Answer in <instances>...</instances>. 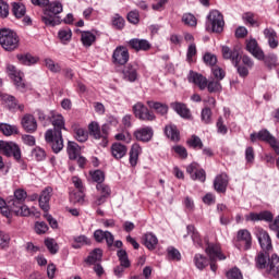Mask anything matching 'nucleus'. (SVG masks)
I'll list each match as a JSON object with an SVG mask.
<instances>
[{"label": "nucleus", "mask_w": 279, "mask_h": 279, "mask_svg": "<svg viewBox=\"0 0 279 279\" xmlns=\"http://www.w3.org/2000/svg\"><path fill=\"white\" fill-rule=\"evenodd\" d=\"M50 123L53 129H48L45 133V141L52 149L53 154H60L64 149V138L62 137V130L66 131V122L64 117L60 113H52Z\"/></svg>", "instance_id": "f257e3e1"}, {"label": "nucleus", "mask_w": 279, "mask_h": 279, "mask_svg": "<svg viewBox=\"0 0 279 279\" xmlns=\"http://www.w3.org/2000/svg\"><path fill=\"white\" fill-rule=\"evenodd\" d=\"M60 1L61 0H54L53 2H49V4L46 7V10H44L41 21L45 23V25H48L49 27H56V25H60V23H62V20H60L58 14H62L64 7Z\"/></svg>", "instance_id": "f03ea898"}, {"label": "nucleus", "mask_w": 279, "mask_h": 279, "mask_svg": "<svg viewBox=\"0 0 279 279\" xmlns=\"http://www.w3.org/2000/svg\"><path fill=\"white\" fill-rule=\"evenodd\" d=\"M21 45L19 34L10 28L0 29V46L4 51H16Z\"/></svg>", "instance_id": "7ed1b4c3"}, {"label": "nucleus", "mask_w": 279, "mask_h": 279, "mask_svg": "<svg viewBox=\"0 0 279 279\" xmlns=\"http://www.w3.org/2000/svg\"><path fill=\"white\" fill-rule=\"evenodd\" d=\"M226 22L223 21V14L219 10H211L207 15L206 29L213 34H221Z\"/></svg>", "instance_id": "20e7f679"}, {"label": "nucleus", "mask_w": 279, "mask_h": 279, "mask_svg": "<svg viewBox=\"0 0 279 279\" xmlns=\"http://www.w3.org/2000/svg\"><path fill=\"white\" fill-rule=\"evenodd\" d=\"M205 252L209 258V264H210V269L211 271H217L218 266H217V260H226V255L221 251V245L210 243L207 245L205 248Z\"/></svg>", "instance_id": "39448f33"}, {"label": "nucleus", "mask_w": 279, "mask_h": 279, "mask_svg": "<svg viewBox=\"0 0 279 279\" xmlns=\"http://www.w3.org/2000/svg\"><path fill=\"white\" fill-rule=\"evenodd\" d=\"M133 113L135 114L136 119H140V121L156 120L154 112L149 111V109L145 107L143 102H137L133 106Z\"/></svg>", "instance_id": "423d86ee"}, {"label": "nucleus", "mask_w": 279, "mask_h": 279, "mask_svg": "<svg viewBox=\"0 0 279 279\" xmlns=\"http://www.w3.org/2000/svg\"><path fill=\"white\" fill-rule=\"evenodd\" d=\"M112 62L113 64H119L123 66L130 62V51L124 46H118L112 53Z\"/></svg>", "instance_id": "0eeeda50"}, {"label": "nucleus", "mask_w": 279, "mask_h": 279, "mask_svg": "<svg viewBox=\"0 0 279 279\" xmlns=\"http://www.w3.org/2000/svg\"><path fill=\"white\" fill-rule=\"evenodd\" d=\"M0 149L2 150V154L8 158L12 156L13 158H15V160H19L21 158V148L19 147V145L12 142L0 143Z\"/></svg>", "instance_id": "6e6552de"}, {"label": "nucleus", "mask_w": 279, "mask_h": 279, "mask_svg": "<svg viewBox=\"0 0 279 279\" xmlns=\"http://www.w3.org/2000/svg\"><path fill=\"white\" fill-rule=\"evenodd\" d=\"M246 221H266V223H274L276 219H274V214L269 210H263L260 213H250L245 216Z\"/></svg>", "instance_id": "1a4fd4ad"}, {"label": "nucleus", "mask_w": 279, "mask_h": 279, "mask_svg": "<svg viewBox=\"0 0 279 279\" xmlns=\"http://www.w3.org/2000/svg\"><path fill=\"white\" fill-rule=\"evenodd\" d=\"M7 71H8L9 77H11V80H13L16 88H19L20 90H24L25 83L23 82V77H25V74H23V72L16 70V66H14V65H8Z\"/></svg>", "instance_id": "9d476101"}, {"label": "nucleus", "mask_w": 279, "mask_h": 279, "mask_svg": "<svg viewBox=\"0 0 279 279\" xmlns=\"http://www.w3.org/2000/svg\"><path fill=\"white\" fill-rule=\"evenodd\" d=\"M221 52L223 59L230 60L233 66H236L241 62V52H239V48H230L228 46H222Z\"/></svg>", "instance_id": "9b49d317"}, {"label": "nucleus", "mask_w": 279, "mask_h": 279, "mask_svg": "<svg viewBox=\"0 0 279 279\" xmlns=\"http://www.w3.org/2000/svg\"><path fill=\"white\" fill-rule=\"evenodd\" d=\"M122 77L125 82H136L138 80V63L126 64L122 70Z\"/></svg>", "instance_id": "f8f14e48"}, {"label": "nucleus", "mask_w": 279, "mask_h": 279, "mask_svg": "<svg viewBox=\"0 0 279 279\" xmlns=\"http://www.w3.org/2000/svg\"><path fill=\"white\" fill-rule=\"evenodd\" d=\"M236 241L243 250H252V233H250L247 229H241L238 231Z\"/></svg>", "instance_id": "ddd939ff"}, {"label": "nucleus", "mask_w": 279, "mask_h": 279, "mask_svg": "<svg viewBox=\"0 0 279 279\" xmlns=\"http://www.w3.org/2000/svg\"><path fill=\"white\" fill-rule=\"evenodd\" d=\"M186 171L191 175L192 180L206 182V171L204 169H199V165L197 162H192L187 166Z\"/></svg>", "instance_id": "4468645a"}, {"label": "nucleus", "mask_w": 279, "mask_h": 279, "mask_svg": "<svg viewBox=\"0 0 279 279\" xmlns=\"http://www.w3.org/2000/svg\"><path fill=\"white\" fill-rule=\"evenodd\" d=\"M52 196H53V187L51 186L45 187L39 195V206L41 210H44L45 213H48L50 208L49 202H51Z\"/></svg>", "instance_id": "2eb2a0df"}, {"label": "nucleus", "mask_w": 279, "mask_h": 279, "mask_svg": "<svg viewBox=\"0 0 279 279\" xmlns=\"http://www.w3.org/2000/svg\"><path fill=\"white\" fill-rule=\"evenodd\" d=\"M9 208L11 209V213H14V215L17 217H29L32 215H34V217H40V213L33 211L27 205L23 203L20 205H13Z\"/></svg>", "instance_id": "dca6fc26"}, {"label": "nucleus", "mask_w": 279, "mask_h": 279, "mask_svg": "<svg viewBox=\"0 0 279 279\" xmlns=\"http://www.w3.org/2000/svg\"><path fill=\"white\" fill-rule=\"evenodd\" d=\"M258 243L262 247V250L269 252L271 250V236H269V233L264 229H257L255 232Z\"/></svg>", "instance_id": "f3484780"}, {"label": "nucleus", "mask_w": 279, "mask_h": 279, "mask_svg": "<svg viewBox=\"0 0 279 279\" xmlns=\"http://www.w3.org/2000/svg\"><path fill=\"white\" fill-rule=\"evenodd\" d=\"M187 82H190V84H195L201 90H205L206 86H208L206 76L194 72L193 70H191L187 75Z\"/></svg>", "instance_id": "a211bd4d"}, {"label": "nucleus", "mask_w": 279, "mask_h": 279, "mask_svg": "<svg viewBox=\"0 0 279 279\" xmlns=\"http://www.w3.org/2000/svg\"><path fill=\"white\" fill-rule=\"evenodd\" d=\"M94 239L97 243H104L106 241L108 247L114 245V235L110 231L98 229L94 232Z\"/></svg>", "instance_id": "6ab92c4d"}, {"label": "nucleus", "mask_w": 279, "mask_h": 279, "mask_svg": "<svg viewBox=\"0 0 279 279\" xmlns=\"http://www.w3.org/2000/svg\"><path fill=\"white\" fill-rule=\"evenodd\" d=\"M246 51L252 53L257 60H263L265 58V52L258 47V41L254 38L246 39Z\"/></svg>", "instance_id": "aec40b11"}, {"label": "nucleus", "mask_w": 279, "mask_h": 279, "mask_svg": "<svg viewBox=\"0 0 279 279\" xmlns=\"http://www.w3.org/2000/svg\"><path fill=\"white\" fill-rule=\"evenodd\" d=\"M230 180L228 179V174L221 173L218 174L214 180V189L217 193H226L228 191V183Z\"/></svg>", "instance_id": "412c9836"}, {"label": "nucleus", "mask_w": 279, "mask_h": 279, "mask_svg": "<svg viewBox=\"0 0 279 279\" xmlns=\"http://www.w3.org/2000/svg\"><path fill=\"white\" fill-rule=\"evenodd\" d=\"M271 260V256H269L266 252H259L255 256V267L256 269L267 271V268L269 267V263Z\"/></svg>", "instance_id": "4be33fe9"}, {"label": "nucleus", "mask_w": 279, "mask_h": 279, "mask_svg": "<svg viewBox=\"0 0 279 279\" xmlns=\"http://www.w3.org/2000/svg\"><path fill=\"white\" fill-rule=\"evenodd\" d=\"M266 274L271 278L279 279V256L277 254H272L270 256V262L268 264V268H266Z\"/></svg>", "instance_id": "5701e85b"}, {"label": "nucleus", "mask_w": 279, "mask_h": 279, "mask_svg": "<svg viewBox=\"0 0 279 279\" xmlns=\"http://www.w3.org/2000/svg\"><path fill=\"white\" fill-rule=\"evenodd\" d=\"M134 136L137 141H142V143H149L154 137V129L151 126L138 129L134 132Z\"/></svg>", "instance_id": "b1692460"}, {"label": "nucleus", "mask_w": 279, "mask_h": 279, "mask_svg": "<svg viewBox=\"0 0 279 279\" xmlns=\"http://www.w3.org/2000/svg\"><path fill=\"white\" fill-rule=\"evenodd\" d=\"M2 101L5 104V106L9 108V110H20V112H23L25 110V105H19V101L14 96H10L8 94H4L1 96Z\"/></svg>", "instance_id": "393cba45"}, {"label": "nucleus", "mask_w": 279, "mask_h": 279, "mask_svg": "<svg viewBox=\"0 0 279 279\" xmlns=\"http://www.w3.org/2000/svg\"><path fill=\"white\" fill-rule=\"evenodd\" d=\"M130 47L135 51H149L151 44L147 39L133 38L129 41Z\"/></svg>", "instance_id": "a878e982"}, {"label": "nucleus", "mask_w": 279, "mask_h": 279, "mask_svg": "<svg viewBox=\"0 0 279 279\" xmlns=\"http://www.w3.org/2000/svg\"><path fill=\"white\" fill-rule=\"evenodd\" d=\"M25 199H27V192L23 189L15 190L13 197L9 199V208L12 206H20V204H24Z\"/></svg>", "instance_id": "bb28decb"}, {"label": "nucleus", "mask_w": 279, "mask_h": 279, "mask_svg": "<svg viewBox=\"0 0 279 279\" xmlns=\"http://www.w3.org/2000/svg\"><path fill=\"white\" fill-rule=\"evenodd\" d=\"M22 126L26 132H36V130H38V123L32 114H26L23 117Z\"/></svg>", "instance_id": "cd10ccee"}, {"label": "nucleus", "mask_w": 279, "mask_h": 279, "mask_svg": "<svg viewBox=\"0 0 279 279\" xmlns=\"http://www.w3.org/2000/svg\"><path fill=\"white\" fill-rule=\"evenodd\" d=\"M111 154L116 160H121L128 154V146L121 143H114L111 146Z\"/></svg>", "instance_id": "c85d7f7f"}, {"label": "nucleus", "mask_w": 279, "mask_h": 279, "mask_svg": "<svg viewBox=\"0 0 279 279\" xmlns=\"http://www.w3.org/2000/svg\"><path fill=\"white\" fill-rule=\"evenodd\" d=\"M101 258H104V251L101 248H95L89 253L85 263L87 265H97V263H101Z\"/></svg>", "instance_id": "c756f323"}, {"label": "nucleus", "mask_w": 279, "mask_h": 279, "mask_svg": "<svg viewBox=\"0 0 279 279\" xmlns=\"http://www.w3.org/2000/svg\"><path fill=\"white\" fill-rule=\"evenodd\" d=\"M147 106L155 110L157 114H161V117H165L167 112H169V107L166 104L154 101V100H148Z\"/></svg>", "instance_id": "7c9ffc66"}, {"label": "nucleus", "mask_w": 279, "mask_h": 279, "mask_svg": "<svg viewBox=\"0 0 279 279\" xmlns=\"http://www.w3.org/2000/svg\"><path fill=\"white\" fill-rule=\"evenodd\" d=\"M142 148L138 144H133L130 150L129 162L131 167L138 165V156H141Z\"/></svg>", "instance_id": "2f4dec72"}, {"label": "nucleus", "mask_w": 279, "mask_h": 279, "mask_svg": "<svg viewBox=\"0 0 279 279\" xmlns=\"http://www.w3.org/2000/svg\"><path fill=\"white\" fill-rule=\"evenodd\" d=\"M186 230H187V234H189V236H191L194 245L196 247H202V236H199V232L197 231V229H195V226L189 225L186 227Z\"/></svg>", "instance_id": "473e14b6"}, {"label": "nucleus", "mask_w": 279, "mask_h": 279, "mask_svg": "<svg viewBox=\"0 0 279 279\" xmlns=\"http://www.w3.org/2000/svg\"><path fill=\"white\" fill-rule=\"evenodd\" d=\"M194 265L199 271H204L208 265H210V259L202 254L194 255Z\"/></svg>", "instance_id": "72a5a7b5"}, {"label": "nucleus", "mask_w": 279, "mask_h": 279, "mask_svg": "<svg viewBox=\"0 0 279 279\" xmlns=\"http://www.w3.org/2000/svg\"><path fill=\"white\" fill-rule=\"evenodd\" d=\"M97 40V36L92 32L84 31L81 33V43L83 47H93V43Z\"/></svg>", "instance_id": "f704fd0d"}, {"label": "nucleus", "mask_w": 279, "mask_h": 279, "mask_svg": "<svg viewBox=\"0 0 279 279\" xmlns=\"http://www.w3.org/2000/svg\"><path fill=\"white\" fill-rule=\"evenodd\" d=\"M143 241L147 250H154L156 245H158V238L151 232L145 233L143 236Z\"/></svg>", "instance_id": "c9c22d12"}, {"label": "nucleus", "mask_w": 279, "mask_h": 279, "mask_svg": "<svg viewBox=\"0 0 279 279\" xmlns=\"http://www.w3.org/2000/svg\"><path fill=\"white\" fill-rule=\"evenodd\" d=\"M66 151L70 160H77V157L80 156V145L75 142L69 141Z\"/></svg>", "instance_id": "e433bc0d"}, {"label": "nucleus", "mask_w": 279, "mask_h": 279, "mask_svg": "<svg viewBox=\"0 0 279 279\" xmlns=\"http://www.w3.org/2000/svg\"><path fill=\"white\" fill-rule=\"evenodd\" d=\"M12 12L15 19H23L25 14H27V9L25 8V4L21 2H13L12 3Z\"/></svg>", "instance_id": "4c0bfd02"}, {"label": "nucleus", "mask_w": 279, "mask_h": 279, "mask_svg": "<svg viewBox=\"0 0 279 279\" xmlns=\"http://www.w3.org/2000/svg\"><path fill=\"white\" fill-rule=\"evenodd\" d=\"M73 241L74 243L72 244V247L74 250H80L81 247H84V245H90V240L84 234L74 236Z\"/></svg>", "instance_id": "58836bf2"}, {"label": "nucleus", "mask_w": 279, "mask_h": 279, "mask_svg": "<svg viewBox=\"0 0 279 279\" xmlns=\"http://www.w3.org/2000/svg\"><path fill=\"white\" fill-rule=\"evenodd\" d=\"M16 58L19 62H21V64H24L25 66H32V64H36V62H38V58L29 53L17 54Z\"/></svg>", "instance_id": "ea45409f"}, {"label": "nucleus", "mask_w": 279, "mask_h": 279, "mask_svg": "<svg viewBox=\"0 0 279 279\" xmlns=\"http://www.w3.org/2000/svg\"><path fill=\"white\" fill-rule=\"evenodd\" d=\"M0 131L2 132V134H4V136H12V134H19V126L8 123H1Z\"/></svg>", "instance_id": "a19ab883"}, {"label": "nucleus", "mask_w": 279, "mask_h": 279, "mask_svg": "<svg viewBox=\"0 0 279 279\" xmlns=\"http://www.w3.org/2000/svg\"><path fill=\"white\" fill-rule=\"evenodd\" d=\"M175 112L180 114L182 119H191V110L184 104H175Z\"/></svg>", "instance_id": "79ce46f5"}, {"label": "nucleus", "mask_w": 279, "mask_h": 279, "mask_svg": "<svg viewBox=\"0 0 279 279\" xmlns=\"http://www.w3.org/2000/svg\"><path fill=\"white\" fill-rule=\"evenodd\" d=\"M117 256L119 258L120 266L128 269V267H130V265H131L130 258L128 257V252L125 250H119L117 252Z\"/></svg>", "instance_id": "37998d69"}, {"label": "nucleus", "mask_w": 279, "mask_h": 279, "mask_svg": "<svg viewBox=\"0 0 279 279\" xmlns=\"http://www.w3.org/2000/svg\"><path fill=\"white\" fill-rule=\"evenodd\" d=\"M265 62V65L267 66V69H269L271 71V69H276V66H278V57L276 54H268L262 59Z\"/></svg>", "instance_id": "c03bdc74"}, {"label": "nucleus", "mask_w": 279, "mask_h": 279, "mask_svg": "<svg viewBox=\"0 0 279 279\" xmlns=\"http://www.w3.org/2000/svg\"><path fill=\"white\" fill-rule=\"evenodd\" d=\"M111 25L114 29H123L125 27V19L119 13H116L111 19Z\"/></svg>", "instance_id": "a18cd8bd"}, {"label": "nucleus", "mask_w": 279, "mask_h": 279, "mask_svg": "<svg viewBox=\"0 0 279 279\" xmlns=\"http://www.w3.org/2000/svg\"><path fill=\"white\" fill-rule=\"evenodd\" d=\"M44 243L48 252H50L51 254H56L60 250V246H58V242H56L53 238H46Z\"/></svg>", "instance_id": "49530a36"}, {"label": "nucleus", "mask_w": 279, "mask_h": 279, "mask_svg": "<svg viewBox=\"0 0 279 279\" xmlns=\"http://www.w3.org/2000/svg\"><path fill=\"white\" fill-rule=\"evenodd\" d=\"M45 66L50 70L51 73H60L62 71V66L59 63L53 62V59L46 58Z\"/></svg>", "instance_id": "de8ad7c7"}, {"label": "nucleus", "mask_w": 279, "mask_h": 279, "mask_svg": "<svg viewBox=\"0 0 279 279\" xmlns=\"http://www.w3.org/2000/svg\"><path fill=\"white\" fill-rule=\"evenodd\" d=\"M89 134L90 136H94L96 140L101 138V129L99 128V123L97 122H92L88 125Z\"/></svg>", "instance_id": "09e8293b"}, {"label": "nucleus", "mask_w": 279, "mask_h": 279, "mask_svg": "<svg viewBox=\"0 0 279 279\" xmlns=\"http://www.w3.org/2000/svg\"><path fill=\"white\" fill-rule=\"evenodd\" d=\"M196 56H197V47L195 46V44H191L186 52V61L189 62V64H193V62H195Z\"/></svg>", "instance_id": "8fccbe9b"}, {"label": "nucleus", "mask_w": 279, "mask_h": 279, "mask_svg": "<svg viewBox=\"0 0 279 279\" xmlns=\"http://www.w3.org/2000/svg\"><path fill=\"white\" fill-rule=\"evenodd\" d=\"M187 145L193 147V149H202L204 147V143H202V138L197 135H192L190 140H187Z\"/></svg>", "instance_id": "3c124183"}, {"label": "nucleus", "mask_w": 279, "mask_h": 279, "mask_svg": "<svg viewBox=\"0 0 279 279\" xmlns=\"http://www.w3.org/2000/svg\"><path fill=\"white\" fill-rule=\"evenodd\" d=\"M72 36L73 33L71 32V28H62L58 33V37L61 40V43H69Z\"/></svg>", "instance_id": "603ef678"}, {"label": "nucleus", "mask_w": 279, "mask_h": 279, "mask_svg": "<svg viewBox=\"0 0 279 279\" xmlns=\"http://www.w3.org/2000/svg\"><path fill=\"white\" fill-rule=\"evenodd\" d=\"M96 190L98 191L99 195L105 197H110V195H112V190L106 183H98L96 185Z\"/></svg>", "instance_id": "864d4df0"}, {"label": "nucleus", "mask_w": 279, "mask_h": 279, "mask_svg": "<svg viewBox=\"0 0 279 279\" xmlns=\"http://www.w3.org/2000/svg\"><path fill=\"white\" fill-rule=\"evenodd\" d=\"M0 213L3 215V217L10 218V215H12V209L10 208V204L5 203V199L0 197Z\"/></svg>", "instance_id": "5fc2aeb1"}, {"label": "nucleus", "mask_w": 279, "mask_h": 279, "mask_svg": "<svg viewBox=\"0 0 279 279\" xmlns=\"http://www.w3.org/2000/svg\"><path fill=\"white\" fill-rule=\"evenodd\" d=\"M182 21L184 22L185 25H189L190 27L197 26V19L195 17V15L191 13L183 14Z\"/></svg>", "instance_id": "6e6d98bb"}, {"label": "nucleus", "mask_w": 279, "mask_h": 279, "mask_svg": "<svg viewBox=\"0 0 279 279\" xmlns=\"http://www.w3.org/2000/svg\"><path fill=\"white\" fill-rule=\"evenodd\" d=\"M75 138L78 143H86L88 141V132L84 129H75Z\"/></svg>", "instance_id": "4d7b16f0"}, {"label": "nucleus", "mask_w": 279, "mask_h": 279, "mask_svg": "<svg viewBox=\"0 0 279 279\" xmlns=\"http://www.w3.org/2000/svg\"><path fill=\"white\" fill-rule=\"evenodd\" d=\"M208 93H221V83L219 81H210L206 86Z\"/></svg>", "instance_id": "13d9d810"}, {"label": "nucleus", "mask_w": 279, "mask_h": 279, "mask_svg": "<svg viewBox=\"0 0 279 279\" xmlns=\"http://www.w3.org/2000/svg\"><path fill=\"white\" fill-rule=\"evenodd\" d=\"M32 156L34 158H36V160H38V162H40V161L45 160V158H47V153L45 151V149H43L40 147H36L35 149H33Z\"/></svg>", "instance_id": "bf43d9fd"}, {"label": "nucleus", "mask_w": 279, "mask_h": 279, "mask_svg": "<svg viewBox=\"0 0 279 279\" xmlns=\"http://www.w3.org/2000/svg\"><path fill=\"white\" fill-rule=\"evenodd\" d=\"M90 175L92 180L94 182H97V184H104V180H106V175L101 170H95L94 172H90Z\"/></svg>", "instance_id": "052dcab7"}, {"label": "nucleus", "mask_w": 279, "mask_h": 279, "mask_svg": "<svg viewBox=\"0 0 279 279\" xmlns=\"http://www.w3.org/2000/svg\"><path fill=\"white\" fill-rule=\"evenodd\" d=\"M211 72H213V75L216 80H218V82H221V80H223V77H226V71H223V69L217 66V65H214L211 68Z\"/></svg>", "instance_id": "680f3d73"}, {"label": "nucleus", "mask_w": 279, "mask_h": 279, "mask_svg": "<svg viewBox=\"0 0 279 279\" xmlns=\"http://www.w3.org/2000/svg\"><path fill=\"white\" fill-rule=\"evenodd\" d=\"M48 230H49V226H47L45 221L35 222V232H36V234H46V232Z\"/></svg>", "instance_id": "e2e57ef3"}, {"label": "nucleus", "mask_w": 279, "mask_h": 279, "mask_svg": "<svg viewBox=\"0 0 279 279\" xmlns=\"http://www.w3.org/2000/svg\"><path fill=\"white\" fill-rule=\"evenodd\" d=\"M203 60L205 64H208L209 66H215V64H217V56L210 52L205 53Z\"/></svg>", "instance_id": "0e129e2a"}, {"label": "nucleus", "mask_w": 279, "mask_h": 279, "mask_svg": "<svg viewBox=\"0 0 279 279\" xmlns=\"http://www.w3.org/2000/svg\"><path fill=\"white\" fill-rule=\"evenodd\" d=\"M272 137L274 135H271V133H269V131L266 129L258 131V141H263L264 143H267Z\"/></svg>", "instance_id": "69168bd1"}, {"label": "nucleus", "mask_w": 279, "mask_h": 279, "mask_svg": "<svg viewBox=\"0 0 279 279\" xmlns=\"http://www.w3.org/2000/svg\"><path fill=\"white\" fill-rule=\"evenodd\" d=\"M228 279H243V274H241V270L239 268H232L227 272Z\"/></svg>", "instance_id": "338daca9"}, {"label": "nucleus", "mask_w": 279, "mask_h": 279, "mask_svg": "<svg viewBox=\"0 0 279 279\" xmlns=\"http://www.w3.org/2000/svg\"><path fill=\"white\" fill-rule=\"evenodd\" d=\"M218 134H228V126L223 124V118H219L216 123Z\"/></svg>", "instance_id": "774afa93"}]
</instances>
